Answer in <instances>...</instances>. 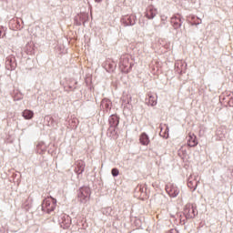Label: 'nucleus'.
Wrapping results in <instances>:
<instances>
[{
	"instance_id": "7ed1b4c3",
	"label": "nucleus",
	"mask_w": 233,
	"mask_h": 233,
	"mask_svg": "<svg viewBox=\"0 0 233 233\" xmlns=\"http://www.w3.org/2000/svg\"><path fill=\"white\" fill-rule=\"evenodd\" d=\"M166 192L170 198H177L179 196V188L174 184H167L166 186Z\"/></svg>"
},
{
	"instance_id": "aec40b11",
	"label": "nucleus",
	"mask_w": 233,
	"mask_h": 233,
	"mask_svg": "<svg viewBox=\"0 0 233 233\" xmlns=\"http://www.w3.org/2000/svg\"><path fill=\"white\" fill-rule=\"evenodd\" d=\"M103 0H95V3H101Z\"/></svg>"
},
{
	"instance_id": "20e7f679",
	"label": "nucleus",
	"mask_w": 233,
	"mask_h": 233,
	"mask_svg": "<svg viewBox=\"0 0 233 233\" xmlns=\"http://www.w3.org/2000/svg\"><path fill=\"white\" fill-rule=\"evenodd\" d=\"M17 66V62H15V56H9L6 58L5 61V68L6 70H15V67Z\"/></svg>"
},
{
	"instance_id": "6e6552de",
	"label": "nucleus",
	"mask_w": 233,
	"mask_h": 233,
	"mask_svg": "<svg viewBox=\"0 0 233 233\" xmlns=\"http://www.w3.org/2000/svg\"><path fill=\"white\" fill-rule=\"evenodd\" d=\"M86 167V164L83 160H77L76 162V167H75V173L79 176L80 174L85 172V168Z\"/></svg>"
},
{
	"instance_id": "f03ea898",
	"label": "nucleus",
	"mask_w": 233,
	"mask_h": 233,
	"mask_svg": "<svg viewBox=\"0 0 233 233\" xmlns=\"http://www.w3.org/2000/svg\"><path fill=\"white\" fill-rule=\"evenodd\" d=\"M90 194H91L90 187H81L78 190V194H77L80 203H86L87 201H90Z\"/></svg>"
},
{
	"instance_id": "f8f14e48",
	"label": "nucleus",
	"mask_w": 233,
	"mask_h": 233,
	"mask_svg": "<svg viewBox=\"0 0 233 233\" xmlns=\"http://www.w3.org/2000/svg\"><path fill=\"white\" fill-rule=\"evenodd\" d=\"M70 225H72V222L68 217L62 218V221H60V227H62V228H70Z\"/></svg>"
},
{
	"instance_id": "0eeeda50",
	"label": "nucleus",
	"mask_w": 233,
	"mask_h": 233,
	"mask_svg": "<svg viewBox=\"0 0 233 233\" xmlns=\"http://www.w3.org/2000/svg\"><path fill=\"white\" fill-rule=\"evenodd\" d=\"M156 15H157V9H156L154 5L147 6L145 13L147 19H154Z\"/></svg>"
},
{
	"instance_id": "2eb2a0df",
	"label": "nucleus",
	"mask_w": 233,
	"mask_h": 233,
	"mask_svg": "<svg viewBox=\"0 0 233 233\" xmlns=\"http://www.w3.org/2000/svg\"><path fill=\"white\" fill-rule=\"evenodd\" d=\"M171 25H173L174 28H179L181 26V19L177 16H173L171 18Z\"/></svg>"
},
{
	"instance_id": "9d476101",
	"label": "nucleus",
	"mask_w": 233,
	"mask_h": 233,
	"mask_svg": "<svg viewBox=\"0 0 233 233\" xmlns=\"http://www.w3.org/2000/svg\"><path fill=\"white\" fill-rule=\"evenodd\" d=\"M198 183H199V181L196 179V177L191 176L187 180V187L194 192V190L198 188Z\"/></svg>"
},
{
	"instance_id": "6ab92c4d",
	"label": "nucleus",
	"mask_w": 233,
	"mask_h": 233,
	"mask_svg": "<svg viewBox=\"0 0 233 233\" xmlns=\"http://www.w3.org/2000/svg\"><path fill=\"white\" fill-rule=\"evenodd\" d=\"M112 176H114V177H116V176H119V169L117 168H113L111 171Z\"/></svg>"
},
{
	"instance_id": "f3484780",
	"label": "nucleus",
	"mask_w": 233,
	"mask_h": 233,
	"mask_svg": "<svg viewBox=\"0 0 233 233\" xmlns=\"http://www.w3.org/2000/svg\"><path fill=\"white\" fill-rule=\"evenodd\" d=\"M111 127H117L119 125V118L116 116H112L109 119Z\"/></svg>"
},
{
	"instance_id": "f257e3e1",
	"label": "nucleus",
	"mask_w": 233,
	"mask_h": 233,
	"mask_svg": "<svg viewBox=\"0 0 233 233\" xmlns=\"http://www.w3.org/2000/svg\"><path fill=\"white\" fill-rule=\"evenodd\" d=\"M56 203L57 200L56 198L49 197L43 201L42 210L50 214V212H54V210L56 209Z\"/></svg>"
},
{
	"instance_id": "9b49d317",
	"label": "nucleus",
	"mask_w": 233,
	"mask_h": 233,
	"mask_svg": "<svg viewBox=\"0 0 233 233\" xmlns=\"http://www.w3.org/2000/svg\"><path fill=\"white\" fill-rule=\"evenodd\" d=\"M185 214H186V218L187 219H192L194 218H196V209L194 208V207H192L191 208H186L185 209Z\"/></svg>"
},
{
	"instance_id": "a211bd4d",
	"label": "nucleus",
	"mask_w": 233,
	"mask_h": 233,
	"mask_svg": "<svg viewBox=\"0 0 233 233\" xmlns=\"http://www.w3.org/2000/svg\"><path fill=\"white\" fill-rule=\"evenodd\" d=\"M6 35V29L0 25V38Z\"/></svg>"
},
{
	"instance_id": "412c9836",
	"label": "nucleus",
	"mask_w": 233,
	"mask_h": 233,
	"mask_svg": "<svg viewBox=\"0 0 233 233\" xmlns=\"http://www.w3.org/2000/svg\"><path fill=\"white\" fill-rule=\"evenodd\" d=\"M171 218H176V217H175L174 215H171Z\"/></svg>"
},
{
	"instance_id": "39448f33",
	"label": "nucleus",
	"mask_w": 233,
	"mask_h": 233,
	"mask_svg": "<svg viewBox=\"0 0 233 233\" xmlns=\"http://www.w3.org/2000/svg\"><path fill=\"white\" fill-rule=\"evenodd\" d=\"M130 59L128 57H124L120 62V69L124 74H128L130 72L132 66L129 63Z\"/></svg>"
},
{
	"instance_id": "1a4fd4ad",
	"label": "nucleus",
	"mask_w": 233,
	"mask_h": 233,
	"mask_svg": "<svg viewBox=\"0 0 233 233\" xmlns=\"http://www.w3.org/2000/svg\"><path fill=\"white\" fill-rule=\"evenodd\" d=\"M187 147H198V137L194 133H188Z\"/></svg>"
},
{
	"instance_id": "4468645a",
	"label": "nucleus",
	"mask_w": 233,
	"mask_h": 233,
	"mask_svg": "<svg viewBox=\"0 0 233 233\" xmlns=\"http://www.w3.org/2000/svg\"><path fill=\"white\" fill-rule=\"evenodd\" d=\"M147 103L151 106H156V105H157V96H154L152 94H149L148 95Z\"/></svg>"
},
{
	"instance_id": "ddd939ff",
	"label": "nucleus",
	"mask_w": 233,
	"mask_h": 233,
	"mask_svg": "<svg viewBox=\"0 0 233 233\" xmlns=\"http://www.w3.org/2000/svg\"><path fill=\"white\" fill-rule=\"evenodd\" d=\"M139 141H140L141 145H144V146L147 147L150 143V139L148 138V135L146 134V133H142L140 135Z\"/></svg>"
},
{
	"instance_id": "423d86ee",
	"label": "nucleus",
	"mask_w": 233,
	"mask_h": 233,
	"mask_svg": "<svg viewBox=\"0 0 233 233\" xmlns=\"http://www.w3.org/2000/svg\"><path fill=\"white\" fill-rule=\"evenodd\" d=\"M121 23L125 25V26H132V25H136V15H126L121 19Z\"/></svg>"
},
{
	"instance_id": "dca6fc26",
	"label": "nucleus",
	"mask_w": 233,
	"mask_h": 233,
	"mask_svg": "<svg viewBox=\"0 0 233 233\" xmlns=\"http://www.w3.org/2000/svg\"><path fill=\"white\" fill-rule=\"evenodd\" d=\"M23 117H25V119H32V117H34V111L29 110V109H25L24 110V112L22 113Z\"/></svg>"
}]
</instances>
